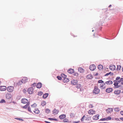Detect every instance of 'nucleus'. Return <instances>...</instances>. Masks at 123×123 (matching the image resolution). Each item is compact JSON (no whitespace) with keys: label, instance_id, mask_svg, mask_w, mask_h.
Wrapping results in <instances>:
<instances>
[{"label":"nucleus","instance_id":"obj_63","mask_svg":"<svg viewBox=\"0 0 123 123\" xmlns=\"http://www.w3.org/2000/svg\"><path fill=\"white\" fill-rule=\"evenodd\" d=\"M53 120L55 121H57L58 120L55 118H53Z\"/></svg>","mask_w":123,"mask_h":123},{"label":"nucleus","instance_id":"obj_21","mask_svg":"<svg viewBox=\"0 0 123 123\" xmlns=\"http://www.w3.org/2000/svg\"><path fill=\"white\" fill-rule=\"evenodd\" d=\"M121 78L119 80H117V81L116 80H114L113 81V82L114 83V84H115L116 83H117L118 84L119 83H120V82H121Z\"/></svg>","mask_w":123,"mask_h":123},{"label":"nucleus","instance_id":"obj_62","mask_svg":"<svg viewBox=\"0 0 123 123\" xmlns=\"http://www.w3.org/2000/svg\"><path fill=\"white\" fill-rule=\"evenodd\" d=\"M45 123H51L50 122L47 121H45Z\"/></svg>","mask_w":123,"mask_h":123},{"label":"nucleus","instance_id":"obj_36","mask_svg":"<svg viewBox=\"0 0 123 123\" xmlns=\"http://www.w3.org/2000/svg\"><path fill=\"white\" fill-rule=\"evenodd\" d=\"M43 94V92L42 91L39 92H38V95L39 96H41Z\"/></svg>","mask_w":123,"mask_h":123},{"label":"nucleus","instance_id":"obj_33","mask_svg":"<svg viewBox=\"0 0 123 123\" xmlns=\"http://www.w3.org/2000/svg\"><path fill=\"white\" fill-rule=\"evenodd\" d=\"M27 80H26V79H25V80H24L23 79H22L21 80V82L22 83H25V82H27Z\"/></svg>","mask_w":123,"mask_h":123},{"label":"nucleus","instance_id":"obj_64","mask_svg":"<svg viewBox=\"0 0 123 123\" xmlns=\"http://www.w3.org/2000/svg\"><path fill=\"white\" fill-rule=\"evenodd\" d=\"M120 120L123 121V117H121L120 118Z\"/></svg>","mask_w":123,"mask_h":123},{"label":"nucleus","instance_id":"obj_26","mask_svg":"<svg viewBox=\"0 0 123 123\" xmlns=\"http://www.w3.org/2000/svg\"><path fill=\"white\" fill-rule=\"evenodd\" d=\"M49 94L48 93H45L44 94L43 96V98H46L48 96Z\"/></svg>","mask_w":123,"mask_h":123},{"label":"nucleus","instance_id":"obj_40","mask_svg":"<svg viewBox=\"0 0 123 123\" xmlns=\"http://www.w3.org/2000/svg\"><path fill=\"white\" fill-rule=\"evenodd\" d=\"M36 83H34L33 84L31 85V90L32 89V88L31 87H33V86H36Z\"/></svg>","mask_w":123,"mask_h":123},{"label":"nucleus","instance_id":"obj_9","mask_svg":"<svg viewBox=\"0 0 123 123\" xmlns=\"http://www.w3.org/2000/svg\"><path fill=\"white\" fill-rule=\"evenodd\" d=\"M116 68L115 66V65L111 64L109 67L110 69L112 70H114Z\"/></svg>","mask_w":123,"mask_h":123},{"label":"nucleus","instance_id":"obj_48","mask_svg":"<svg viewBox=\"0 0 123 123\" xmlns=\"http://www.w3.org/2000/svg\"><path fill=\"white\" fill-rule=\"evenodd\" d=\"M68 121V119L66 118H65V119L63 120V122H67Z\"/></svg>","mask_w":123,"mask_h":123},{"label":"nucleus","instance_id":"obj_56","mask_svg":"<svg viewBox=\"0 0 123 123\" xmlns=\"http://www.w3.org/2000/svg\"><path fill=\"white\" fill-rule=\"evenodd\" d=\"M53 118H48V119L50 120H53Z\"/></svg>","mask_w":123,"mask_h":123},{"label":"nucleus","instance_id":"obj_28","mask_svg":"<svg viewBox=\"0 0 123 123\" xmlns=\"http://www.w3.org/2000/svg\"><path fill=\"white\" fill-rule=\"evenodd\" d=\"M37 105L35 103H34L32 105H31V107L32 108H34L35 109H36L37 108L36 107H37Z\"/></svg>","mask_w":123,"mask_h":123},{"label":"nucleus","instance_id":"obj_27","mask_svg":"<svg viewBox=\"0 0 123 123\" xmlns=\"http://www.w3.org/2000/svg\"><path fill=\"white\" fill-rule=\"evenodd\" d=\"M98 68L100 70H102L103 68V66L101 65H99L98 66Z\"/></svg>","mask_w":123,"mask_h":123},{"label":"nucleus","instance_id":"obj_25","mask_svg":"<svg viewBox=\"0 0 123 123\" xmlns=\"http://www.w3.org/2000/svg\"><path fill=\"white\" fill-rule=\"evenodd\" d=\"M29 104L30 103H28L25 105L23 106L22 107V108L25 109H26L28 107V106L29 105Z\"/></svg>","mask_w":123,"mask_h":123},{"label":"nucleus","instance_id":"obj_51","mask_svg":"<svg viewBox=\"0 0 123 123\" xmlns=\"http://www.w3.org/2000/svg\"><path fill=\"white\" fill-rule=\"evenodd\" d=\"M120 77H117L116 79V80L117 81L118 80H119L120 79Z\"/></svg>","mask_w":123,"mask_h":123},{"label":"nucleus","instance_id":"obj_37","mask_svg":"<svg viewBox=\"0 0 123 123\" xmlns=\"http://www.w3.org/2000/svg\"><path fill=\"white\" fill-rule=\"evenodd\" d=\"M31 87H29L27 90V92L28 93L30 94H31Z\"/></svg>","mask_w":123,"mask_h":123},{"label":"nucleus","instance_id":"obj_43","mask_svg":"<svg viewBox=\"0 0 123 123\" xmlns=\"http://www.w3.org/2000/svg\"><path fill=\"white\" fill-rule=\"evenodd\" d=\"M57 78L59 80H62V78L60 76H57Z\"/></svg>","mask_w":123,"mask_h":123},{"label":"nucleus","instance_id":"obj_5","mask_svg":"<svg viewBox=\"0 0 123 123\" xmlns=\"http://www.w3.org/2000/svg\"><path fill=\"white\" fill-rule=\"evenodd\" d=\"M106 111L107 113L108 114L111 113L113 111V109L111 108H108L107 109H106Z\"/></svg>","mask_w":123,"mask_h":123},{"label":"nucleus","instance_id":"obj_52","mask_svg":"<svg viewBox=\"0 0 123 123\" xmlns=\"http://www.w3.org/2000/svg\"><path fill=\"white\" fill-rule=\"evenodd\" d=\"M28 110L29 111L31 112V108H30V107L29 106L28 107Z\"/></svg>","mask_w":123,"mask_h":123},{"label":"nucleus","instance_id":"obj_18","mask_svg":"<svg viewBox=\"0 0 123 123\" xmlns=\"http://www.w3.org/2000/svg\"><path fill=\"white\" fill-rule=\"evenodd\" d=\"M66 115L64 114H62L59 116V118L61 119H63L66 117Z\"/></svg>","mask_w":123,"mask_h":123},{"label":"nucleus","instance_id":"obj_1","mask_svg":"<svg viewBox=\"0 0 123 123\" xmlns=\"http://www.w3.org/2000/svg\"><path fill=\"white\" fill-rule=\"evenodd\" d=\"M99 89H98L97 86H95L93 91V92L95 94H98L99 93Z\"/></svg>","mask_w":123,"mask_h":123},{"label":"nucleus","instance_id":"obj_24","mask_svg":"<svg viewBox=\"0 0 123 123\" xmlns=\"http://www.w3.org/2000/svg\"><path fill=\"white\" fill-rule=\"evenodd\" d=\"M80 73H83L84 71V70L81 68H79L78 69Z\"/></svg>","mask_w":123,"mask_h":123},{"label":"nucleus","instance_id":"obj_57","mask_svg":"<svg viewBox=\"0 0 123 123\" xmlns=\"http://www.w3.org/2000/svg\"><path fill=\"white\" fill-rule=\"evenodd\" d=\"M80 122L79 121H74L73 122L74 123H78Z\"/></svg>","mask_w":123,"mask_h":123},{"label":"nucleus","instance_id":"obj_3","mask_svg":"<svg viewBox=\"0 0 123 123\" xmlns=\"http://www.w3.org/2000/svg\"><path fill=\"white\" fill-rule=\"evenodd\" d=\"M96 66L94 64L90 65L89 67V68L91 71L94 70L96 68Z\"/></svg>","mask_w":123,"mask_h":123},{"label":"nucleus","instance_id":"obj_6","mask_svg":"<svg viewBox=\"0 0 123 123\" xmlns=\"http://www.w3.org/2000/svg\"><path fill=\"white\" fill-rule=\"evenodd\" d=\"M6 89V86H0V90L1 91H5Z\"/></svg>","mask_w":123,"mask_h":123},{"label":"nucleus","instance_id":"obj_30","mask_svg":"<svg viewBox=\"0 0 123 123\" xmlns=\"http://www.w3.org/2000/svg\"><path fill=\"white\" fill-rule=\"evenodd\" d=\"M46 103L45 101H42L41 102V105L42 106H44V105H45L46 104Z\"/></svg>","mask_w":123,"mask_h":123},{"label":"nucleus","instance_id":"obj_58","mask_svg":"<svg viewBox=\"0 0 123 123\" xmlns=\"http://www.w3.org/2000/svg\"><path fill=\"white\" fill-rule=\"evenodd\" d=\"M119 89L121 90H123V86H121V87H120L119 88Z\"/></svg>","mask_w":123,"mask_h":123},{"label":"nucleus","instance_id":"obj_47","mask_svg":"<svg viewBox=\"0 0 123 123\" xmlns=\"http://www.w3.org/2000/svg\"><path fill=\"white\" fill-rule=\"evenodd\" d=\"M111 74V72L106 74H105L104 75V76H107L108 75H109V74Z\"/></svg>","mask_w":123,"mask_h":123},{"label":"nucleus","instance_id":"obj_39","mask_svg":"<svg viewBox=\"0 0 123 123\" xmlns=\"http://www.w3.org/2000/svg\"><path fill=\"white\" fill-rule=\"evenodd\" d=\"M6 103V101L5 100L3 99H1L0 101V103Z\"/></svg>","mask_w":123,"mask_h":123},{"label":"nucleus","instance_id":"obj_20","mask_svg":"<svg viewBox=\"0 0 123 123\" xmlns=\"http://www.w3.org/2000/svg\"><path fill=\"white\" fill-rule=\"evenodd\" d=\"M59 112V111L58 110H56L55 109L53 111V114H57Z\"/></svg>","mask_w":123,"mask_h":123},{"label":"nucleus","instance_id":"obj_49","mask_svg":"<svg viewBox=\"0 0 123 123\" xmlns=\"http://www.w3.org/2000/svg\"><path fill=\"white\" fill-rule=\"evenodd\" d=\"M73 75L74 76H78V74L77 73L75 72L74 73Z\"/></svg>","mask_w":123,"mask_h":123},{"label":"nucleus","instance_id":"obj_14","mask_svg":"<svg viewBox=\"0 0 123 123\" xmlns=\"http://www.w3.org/2000/svg\"><path fill=\"white\" fill-rule=\"evenodd\" d=\"M88 113L90 114H92L95 113V111L92 109H91L88 111Z\"/></svg>","mask_w":123,"mask_h":123},{"label":"nucleus","instance_id":"obj_32","mask_svg":"<svg viewBox=\"0 0 123 123\" xmlns=\"http://www.w3.org/2000/svg\"><path fill=\"white\" fill-rule=\"evenodd\" d=\"M121 68V65H117V68H116V70H120Z\"/></svg>","mask_w":123,"mask_h":123},{"label":"nucleus","instance_id":"obj_54","mask_svg":"<svg viewBox=\"0 0 123 123\" xmlns=\"http://www.w3.org/2000/svg\"><path fill=\"white\" fill-rule=\"evenodd\" d=\"M121 83L122 84H123V78H121Z\"/></svg>","mask_w":123,"mask_h":123},{"label":"nucleus","instance_id":"obj_17","mask_svg":"<svg viewBox=\"0 0 123 123\" xmlns=\"http://www.w3.org/2000/svg\"><path fill=\"white\" fill-rule=\"evenodd\" d=\"M87 79H91L93 78V76L91 74H89L86 76Z\"/></svg>","mask_w":123,"mask_h":123},{"label":"nucleus","instance_id":"obj_31","mask_svg":"<svg viewBox=\"0 0 123 123\" xmlns=\"http://www.w3.org/2000/svg\"><path fill=\"white\" fill-rule=\"evenodd\" d=\"M105 85V83L103 82L102 83H101L100 85V87L101 88Z\"/></svg>","mask_w":123,"mask_h":123},{"label":"nucleus","instance_id":"obj_10","mask_svg":"<svg viewBox=\"0 0 123 123\" xmlns=\"http://www.w3.org/2000/svg\"><path fill=\"white\" fill-rule=\"evenodd\" d=\"M71 82L72 85H76L77 83V81L76 80H73L71 81Z\"/></svg>","mask_w":123,"mask_h":123},{"label":"nucleus","instance_id":"obj_44","mask_svg":"<svg viewBox=\"0 0 123 123\" xmlns=\"http://www.w3.org/2000/svg\"><path fill=\"white\" fill-rule=\"evenodd\" d=\"M104 82V81L102 80H100L98 81V83H102Z\"/></svg>","mask_w":123,"mask_h":123},{"label":"nucleus","instance_id":"obj_8","mask_svg":"<svg viewBox=\"0 0 123 123\" xmlns=\"http://www.w3.org/2000/svg\"><path fill=\"white\" fill-rule=\"evenodd\" d=\"M113 89L111 88H107L106 90V92L107 93H110L113 91Z\"/></svg>","mask_w":123,"mask_h":123},{"label":"nucleus","instance_id":"obj_41","mask_svg":"<svg viewBox=\"0 0 123 123\" xmlns=\"http://www.w3.org/2000/svg\"><path fill=\"white\" fill-rule=\"evenodd\" d=\"M70 118H72L73 117H74V114L72 113H70Z\"/></svg>","mask_w":123,"mask_h":123},{"label":"nucleus","instance_id":"obj_22","mask_svg":"<svg viewBox=\"0 0 123 123\" xmlns=\"http://www.w3.org/2000/svg\"><path fill=\"white\" fill-rule=\"evenodd\" d=\"M63 81L64 83L66 82H68L69 81V79L67 78H65L63 79Z\"/></svg>","mask_w":123,"mask_h":123},{"label":"nucleus","instance_id":"obj_53","mask_svg":"<svg viewBox=\"0 0 123 123\" xmlns=\"http://www.w3.org/2000/svg\"><path fill=\"white\" fill-rule=\"evenodd\" d=\"M61 76L64 78V77L65 76V75L63 74H61Z\"/></svg>","mask_w":123,"mask_h":123},{"label":"nucleus","instance_id":"obj_11","mask_svg":"<svg viewBox=\"0 0 123 123\" xmlns=\"http://www.w3.org/2000/svg\"><path fill=\"white\" fill-rule=\"evenodd\" d=\"M99 114H97L93 116L92 118L94 120H98L99 119Z\"/></svg>","mask_w":123,"mask_h":123},{"label":"nucleus","instance_id":"obj_7","mask_svg":"<svg viewBox=\"0 0 123 123\" xmlns=\"http://www.w3.org/2000/svg\"><path fill=\"white\" fill-rule=\"evenodd\" d=\"M42 84L40 82L38 83L36 85V87L38 89L40 88L42 86Z\"/></svg>","mask_w":123,"mask_h":123},{"label":"nucleus","instance_id":"obj_12","mask_svg":"<svg viewBox=\"0 0 123 123\" xmlns=\"http://www.w3.org/2000/svg\"><path fill=\"white\" fill-rule=\"evenodd\" d=\"M114 85V88H120L121 86V85H119L117 83H116L115 84H113Z\"/></svg>","mask_w":123,"mask_h":123},{"label":"nucleus","instance_id":"obj_45","mask_svg":"<svg viewBox=\"0 0 123 123\" xmlns=\"http://www.w3.org/2000/svg\"><path fill=\"white\" fill-rule=\"evenodd\" d=\"M85 117V115H84L83 117H82V118H81V121H82V122H83L84 121V117Z\"/></svg>","mask_w":123,"mask_h":123},{"label":"nucleus","instance_id":"obj_35","mask_svg":"<svg viewBox=\"0 0 123 123\" xmlns=\"http://www.w3.org/2000/svg\"><path fill=\"white\" fill-rule=\"evenodd\" d=\"M115 111L116 112H118L120 110V109L118 107L115 108L114 109Z\"/></svg>","mask_w":123,"mask_h":123},{"label":"nucleus","instance_id":"obj_50","mask_svg":"<svg viewBox=\"0 0 123 123\" xmlns=\"http://www.w3.org/2000/svg\"><path fill=\"white\" fill-rule=\"evenodd\" d=\"M100 121H104L105 120H106V118H102L100 119Z\"/></svg>","mask_w":123,"mask_h":123},{"label":"nucleus","instance_id":"obj_16","mask_svg":"<svg viewBox=\"0 0 123 123\" xmlns=\"http://www.w3.org/2000/svg\"><path fill=\"white\" fill-rule=\"evenodd\" d=\"M9 93H7L6 95V98L10 99L11 98V95Z\"/></svg>","mask_w":123,"mask_h":123},{"label":"nucleus","instance_id":"obj_55","mask_svg":"<svg viewBox=\"0 0 123 123\" xmlns=\"http://www.w3.org/2000/svg\"><path fill=\"white\" fill-rule=\"evenodd\" d=\"M21 84V83H20L19 81L17 83V85H20Z\"/></svg>","mask_w":123,"mask_h":123},{"label":"nucleus","instance_id":"obj_23","mask_svg":"<svg viewBox=\"0 0 123 123\" xmlns=\"http://www.w3.org/2000/svg\"><path fill=\"white\" fill-rule=\"evenodd\" d=\"M105 83L107 85H109L112 84L113 83V82L112 81L110 80L106 82Z\"/></svg>","mask_w":123,"mask_h":123},{"label":"nucleus","instance_id":"obj_2","mask_svg":"<svg viewBox=\"0 0 123 123\" xmlns=\"http://www.w3.org/2000/svg\"><path fill=\"white\" fill-rule=\"evenodd\" d=\"M7 91L9 92H12L13 91L14 88L12 86H8L6 89Z\"/></svg>","mask_w":123,"mask_h":123},{"label":"nucleus","instance_id":"obj_15","mask_svg":"<svg viewBox=\"0 0 123 123\" xmlns=\"http://www.w3.org/2000/svg\"><path fill=\"white\" fill-rule=\"evenodd\" d=\"M34 112L36 114H38L40 112L38 110L37 108L35 109L34 110H33Z\"/></svg>","mask_w":123,"mask_h":123},{"label":"nucleus","instance_id":"obj_29","mask_svg":"<svg viewBox=\"0 0 123 123\" xmlns=\"http://www.w3.org/2000/svg\"><path fill=\"white\" fill-rule=\"evenodd\" d=\"M81 85L80 84H77L76 85V87L78 88H80V87H81Z\"/></svg>","mask_w":123,"mask_h":123},{"label":"nucleus","instance_id":"obj_19","mask_svg":"<svg viewBox=\"0 0 123 123\" xmlns=\"http://www.w3.org/2000/svg\"><path fill=\"white\" fill-rule=\"evenodd\" d=\"M74 70L72 69H70L68 70V72L70 74H72L74 73Z\"/></svg>","mask_w":123,"mask_h":123},{"label":"nucleus","instance_id":"obj_59","mask_svg":"<svg viewBox=\"0 0 123 123\" xmlns=\"http://www.w3.org/2000/svg\"><path fill=\"white\" fill-rule=\"evenodd\" d=\"M120 114L121 115H123V111H120Z\"/></svg>","mask_w":123,"mask_h":123},{"label":"nucleus","instance_id":"obj_4","mask_svg":"<svg viewBox=\"0 0 123 123\" xmlns=\"http://www.w3.org/2000/svg\"><path fill=\"white\" fill-rule=\"evenodd\" d=\"M21 101L22 103L23 104H26L28 103H29L28 102V100L27 99L25 98L22 99L21 100Z\"/></svg>","mask_w":123,"mask_h":123},{"label":"nucleus","instance_id":"obj_61","mask_svg":"<svg viewBox=\"0 0 123 123\" xmlns=\"http://www.w3.org/2000/svg\"><path fill=\"white\" fill-rule=\"evenodd\" d=\"M106 88L105 86H103V87L101 88L102 89H105Z\"/></svg>","mask_w":123,"mask_h":123},{"label":"nucleus","instance_id":"obj_13","mask_svg":"<svg viewBox=\"0 0 123 123\" xmlns=\"http://www.w3.org/2000/svg\"><path fill=\"white\" fill-rule=\"evenodd\" d=\"M121 90H116L115 91L114 93L115 94L118 95L121 92Z\"/></svg>","mask_w":123,"mask_h":123},{"label":"nucleus","instance_id":"obj_38","mask_svg":"<svg viewBox=\"0 0 123 123\" xmlns=\"http://www.w3.org/2000/svg\"><path fill=\"white\" fill-rule=\"evenodd\" d=\"M88 107L90 108H93V106L92 104H89L88 105Z\"/></svg>","mask_w":123,"mask_h":123},{"label":"nucleus","instance_id":"obj_60","mask_svg":"<svg viewBox=\"0 0 123 123\" xmlns=\"http://www.w3.org/2000/svg\"><path fill=\"white\" fill-rule=\"evenodd\" d=\"M115 119L117 121H120L119 119L118 118H115Z\"/></svg>","mask_w":123,"mask_h":123},{"label":"nucleus","instance_id":"obj_34","mask_svg":"<svg viewBox=\"0 0 123 123\" xmlns=\"http://www.w3.org/2000/svg\"><path fill=\"white\" fill-rule=\"evenodd\" d=\"M50 110L49 109L47 108L45 109V112L46 113H48L50 112Z\"/></svg>","mask_w":123,"mask_h":123},{"label":"nucleus","instance_id":"obj_42","mask_svg":"<svg viewBox=\"0 0 123 123\" xmlns=\"http://www.w3.org/2000/svg\"><path fill=\"white\" fill-rule=\"evenodd\" d=\"M111 117H109L107 118H106V121H108L109 120H110L111 119Z\"/></svg>","mask_w":123,"mask_h":123},{"label":"nucleus","instance_id":"obj_46","mask_svg":"<svg viewBox=\"0 0 123 123\" xmlns=\"http://www.w3.org/2000/svg\"><path fill=\"white\" fill-rule=\"evenodd\" d=\"M15 118L17 120H18L20 121H24V120L22 119L18 118Z\"/></svg>","mask_w":123,"mask_h":123}]
</instances>
